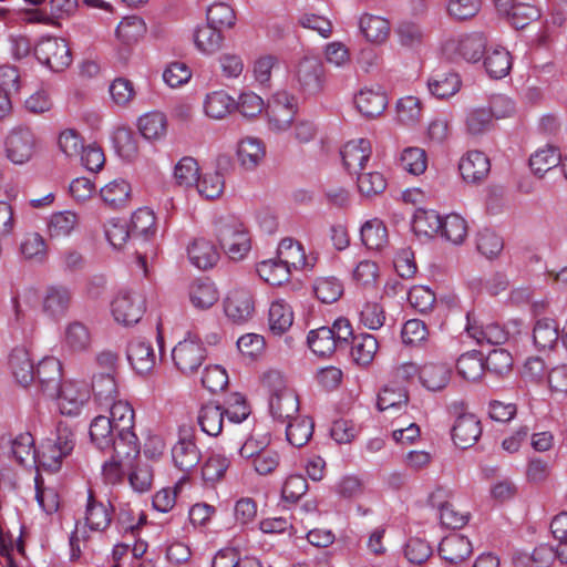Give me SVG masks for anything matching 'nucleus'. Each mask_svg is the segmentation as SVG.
Returning a JSON list of instances; mask_svg holds the SVG:
<instances>
[{
  "mask_svg": "<svg viewBox=\"0 0 567 567\" xmlns=\"http://www.w3.org/2000/svg\"><path fill=\"white\" fill-rule=\"evenodd\" d=\"M452 439L460 449L473 446L482 434L480 420L471 413H463L457 416L452 427Z\"/></svg>",
  "mask_w": 567,
  "mask_h": 567,
  "instance_id": "obj_17",
  "label": "nucleus"
},
{
  "mask_svg": "<svg viewBox=\"0 0 567 567\" xmlns=\"http://www.w3.org/2000/svg\"><path fill=\"white\" fill-rule=\"evenodd\" d=\"M462 178L470 184H480L491 171L489 158L481 151H470L458 163Z\"/></svg>",
  "mask_w": 567,
  "mask_h": 567,
  "instance_id": "obj_15",
  "label": "nucleus"
},
{
  "mask_svg": "<svg viewBox=\"0 0 567 567\" xmlns=\"http://www.w3.org/2000/svg\"><path fill=\"white\" fill-rule=\"evenodd\" d=\"M189 261L202 270L213 268L219 260V252L216 246L205 239L196 238L187 248Z\"/></svg>",
  "mask_w": 567,
  "mask_h": 567,
  "instance_id": "obj_25",
  "label": "nucleus"
},
{
  "mask_svg": "<svg viewBox=\"0 0 567 567\" xmlns=\"http://www.w3.org/2000/svg\"><path fill=\"white\" fill-rule=\"evenodd\" d=\"M462 85L455 72H436L427 80L430 93L437 99H447L456 94Z\"/></svg>",
  "mask_w": 567,
  "mask_h": 567,
  "instance_id": "obj_29",
  "label": "nucleus"
},
{
  "mask_svg": "<svg viewBox=\"0 0 567 567\" xmlns=\"http://www.w3.org/2000/svg\"><path fill=\"white\" fill-rule=\"evenodd\" d=\"M34 379L48 396H54L62 384L61 362L53 357L44 358L34 369Z\"/></svg>",
  "mask_w": 567,
  "mask_h": 567,
  "instance_id": "obj_18",
  "label": "nucleus"
},
{
  "mask_svg": "<svg viewBox=\"0 0 567 567\" xmlns=\"http://www.w3.org/2000/svg\"><path fill=\"white\" fill-rule=\"evenodd\" d=\"M111 306L114 320L126 327L137 323L145 311L143 297L128 290H121Z\"/></svg>",
  "mask_w": 567,
  "mask_h": 567,
  "instance_id": "obj_9",
  "label": "nucleus"
},
{
  "mask_svg": "<svg viewBox=\"0 0 567 567\" xmlns=\"http://www.w3.org/2000/svg\"><path fill=\"white\" fill-rule=\"evenodd\" d=\"M487 39L483 33L473 32L458 40L456 51L468 62H477L486 52Z\"/></svg>",
  "mask_w": 567,
  "mask_h": 567,
  "instance_id": "obj_38",
  "label": "nucleus"
},
{
  "mask_svg": "<svg viewBox=\"0 0 567 567\" xmlns=\"http://www.w3.org/2000/svg\"><path fill=\"white\" fill-rule=\"evenodd\" d=\"M560 339V330L553 318H538L533 328L534 346L538 350H551Z\"/></svg>",
  "mask_w": 567,
  "mask_h": 567,
  "instance_id": "obj_26",
  "label": "nucleus"
},
{
  "mask_svg": "<svg viewBox=\"0 0 567 567\" xmlns=\"http://www.w3.org/2000/svg\"><path fill=\"white\" fill-rule=\"evenodd\" d=\"M379 343L374 336L361 333L352 338L351 357L359 365H369L378 351Z\"/></svg>",
  "mask_w": 567,
  "mask_h": 567,
  "instance_id": "obj_33",
  "label": "nucleus"
},
{
  "mask_svg": "<svg viewBox=\"0 0 567 567\" xmlns=\"http://www.w3.org/2000/svg\"><path fill=\"white\" fill-rule=\"evenodd\" d=\"M199 167L193 157H183L174 168V178L181 186L189 187L199 179Z\"/></svg>",
  "mask_w": 567,
  "mask_h": 567,
  "instance_id": "obj_60",
  "label": "nucleus"
},
{
  "mask_svg": "<svg viewBox=\"0 0 567 567\" xmlns=\"http://www.w3.org/2000/svg\"><path fill=\"white\" fill-rule=\"evenodd\" d=\"M189 298L195 308L204 310L214 306L219 295L214 282L208 279H198L189 288Z\"/></svg>",
  "mask_w": 567,
  "mask_h": 567,
  "instance_id": "obj_35",
  "label": "nucleus"
},
{
  "mask_svg": "<svg viewBox=\"0 0 567 567\" xmlns=\"http://www.w3.org/2000/svg\"><path fill=\"white\" fill-rule=\"evenodd\" d=\"M75 445L72 429L60 421L56 425L55 440H48L39 452V461L44 468L55 472L61 467L62 460L71 454Z\"/></svg>",
  "mask_w": 567,
  "mask_h": 567,
  "instance_id": "obj_5",
  "label": "nucleus"
},
{
  "mask_svg": "<svg viewBox=\"0 0 567 567\" xmlns=\"http://www.w3.org/2000/svg\"><path fill=\"white\" fill-rule=\"evenodd\" d=\"M539 17V9L528 3H516L506 14L507 20L515 29H524Z\"/></svg>",
  "mask_w": 567,
  "mask_h": 567,
  "instance_id": "obj_63",
  "label": "nucleus"
},
{
  "mask_svg": "<svg viewBox=\"0 0 567 567\" xmlns=\"http://www.w3.org/2000/svg\"><path fill=\"white\" fill-rule=\"evenodd\" d=\"M297 81L301 90L308 94L320 92L324 83V68L317 56H305L297 68Z\"/></svg>",
  "mask_w": 567,
  "mask_h": 567,
  "instance_id": "obj_13",
  "label": "nucleus"
},
{
  "mask_svg": "<svg viewBox=\"0 0 567 567\" xmlns=\"http://www.w3.org/2000/svg\"><path fill=\"white\" fill-rule=\"evenodd\" d=\"M79 223L78 215L71 210L55 213L51 216L48 229L51 237L68 236Z\"/></svg>",
  "mask_w": 567,
  "mask_h": 567,
  "instance_id": "obj_58",
  "label": "nucleus"
},
{
  "mask_svg": "<svg viewBox=\"0 0 567 567\" xmlns=\"http://www.w3.org/2000/svg\"><path fill=\"white\" fill-rule=\"evenodd\" d=\"M470 539L461 534H453L442 539L439 546L441 557L454 565L464 561L472 554Z\"/></svg>",
  "mask_w": 567,
  "mask_h": 567,
  "instance_id": "obj_24",
  "label": "nucleus"
},
{
  "mask_svg": "<svg viewBox=\"0 0 567 567\" xmlns=\"http://www.w3.org/2000/svg\"><path fill=\"white\" fill-rule=\"evenodd\" d=\"M146 25L142 18L128 16L118 23L115 33L116 37L126 44L136 42L145 32Z\"/></svg>",
  "mask_w": 567,
  "mask_h": 567,
  "instance_id": "obj_56",
  "label": "nucleus"
},
{
  "mask_svg": "<svg viewBox=\"0 0 567 567\" xmlns=\"http://www.w3.org/2000/svg\"><path fill=\"white\" fill-rule=\"evenodd\" d=\"M223 412L229 422L239 424L249 416L250 409L244 395L240 393H233L225 401Z\"/></svg>",
  "mask_w": 567,
  "mask_h": 567,
  "instance_id": "obj_61",
  "label": "nucleus"
},
{
  "mask_svg": "<svg viewBox=\"0 0 567 567\" xmlns=\"http://www.w3.org/2000/svg\"><path fill=\"white\" fill-rule=\"evenodd\" d=\"M195 185L203 197L215 199L223 194L225 182L218 172H213L202 175Z\"/></svg>",
  "mask_w": 567,
  "mask_h": 567,
  "instance_id": "obj_64",
  "label": "nucleus"
},
{
  "mask_svg": "<svg viewBox=\"0 0 567 567\" xmlns=\"http://www.w3.org/2000/svg\"><path fill=\"white\" fill-rule=\"evenodd\" d=\"M442 218L433 209H417L413 217L412 228L417 235L433 237L440 233Z\"/></svg>",
  "mask_w": 567,
  "mask_h": 567,
  "instance_id": "obj_45",
  "label": "nucleus"
},
{
  "mask_svg": "<svg viewBox=\"0 0 567 567\" xmlns=\"http://www.w3.org/2000/svg\"><path fill=\"white\" fill-rule=\"evenodd\" d=\"M174 465L184 473H189L200 462L202 454L192 436H181L172 449Z\"/></svg>",
  "mask_w": 567,
  "mask_h": 567,
  "instance_id": "obj_20",
  "label": "nucleus"
},
{
  "mask_svg": "<svg viewBox=\"0 0 567 567\" xmlns=\"http://www.w3.org/2000/svg\"><path fill=\"white\" fill-rule=\"evenodd\" d=\"M224 310L234 323L247 322L255 312L251 293L245 289L233 290L225 300Z\"/></svg>",
  "mask_w": 567,
  "mask_h": 567,
  "instance_id": "obj_14",
  "label": "nucleus"
},
{
  "mask_svg": "<svg viewBox=\"0 0 567 567\" xmlns=\"http://www.w3.org/2000/svg\"><path fill=\"white\" fill-rule=\"evenodd\" d=\"M138 455L140 444L134 431L109 435V483L122 481L126 471L133 470Z\"/></svg>",
  "mask_w": 567,
  "mask_h": 567,
  "instance_id": "obj_1",
  "label": "nucleus"
},
{
  "mask_svg": "<svg viewBox=\"0 0 567 567\" xmlns=\"http://www.w3.org/2000/svg\"><path fill=\"white\" fill-rule=\"evenodd\" d=\"M358 111L365 117H377L381 115L386 105L388 96L381 87L362 89L354 97Z\"/></svg>",
  "mask_w": 567,
  "mask_h": 567,
  "instance_id": "obj_22",
  "label": "nucleus"
},
{
  "mask_svg": "<svg viewBox=\"0 0 567 567\" xmlns=\"http://www.w3.org/2000/svg\"><path fill=\"white\" fill-rule=\"evenodd\" d=\"M485 371L503 378L512 371L513 357L505 349H494L484 358Z\"/></svg>",
  "mask_w": 567,
  "mask_h": 567,
  "instance_id": "obj_51",
  "label": "nucleus"
},
{
  "mask_svg": "<svg viewBox=\"0 0 567 567\" xmlns=\"http://www.w3.org/2000/svg\"><path fill=\"white\" fill-rule=\"evenodd\" d=\"M297 107V100L286 91L272 95L266 109L270 128L277 132L286 131L292 123Z\"/></svg>",
  "mask_w": 567,
  "mask_h": 567,
  "instance_id": "obj_11",
  "label": "nucleus"
},
{
  "mask_svg": "<svg viewBox=\"0 0 567 567\" xmlns=\"http://www.w3.org/2000/svg\"><path fill=\"white\" fill-rule=\"evenodd\" d=\"M138 130L146 140H158L166 134V116L161 112L144 114L138 120Z\"/></svg>",
  "mask_w": 567,
  "mask_h": 567,
  "instance_id": "obj_47",
  "label": "nucleus"
},
{
  "mask_svg": "<svg viewBox=\"0 0 567 567\" xmlns=\"http://www.w3.org/2000/svg\"><path fill=\"white\" fill-rule=\"evenodd\" d=\"M133 237H142L148 240L156 234V217L148 208H138L133 213L128 225Z\"/></svg>",
  "mask_w": 567,
  "mask_h": 567,
  "instance_id": "obj_43",
  "label": "nucleus"
},
{
  "mask_svg": "<svg viewBox=\"0 0 567 567\" xmlns=\"http://www.w3.org/2000/svg\"><path fill=\"white\" fill-rule=\"evenodd\" d=\"M439 234L452 244H462L467 235L466 220L457 214L446 215L442 218V227Z\"/></svg>",
  "mask_w": 567,
  "mask_h": 567,
  "instance_id": "obj_48",
  "label": "nucleus"
},
{
  "mask_svg": "<svg viewBox=\"0 0 567 567\" xmlns=\"http://www.w3.org/2000/svg\"><path fill=\"white\" fill-rule=\"evenodd\" d=\"M277 256L290 269H298L306 262V255L302 246L292 238H284L277 249Z\"/></svg>",
  "mask_w": 567,
  "mask_h": 567,
  "instance_id": "obj_50",
  "label": "nucleus"
},
{
  "mask_svg": "<svg viewBox=\"0 0 567 567\" xmlns=\"http://www.w3.org/2000/svg\"><path fill=\"white\" fill-rule=\"evenodd\" d=\"M268 317L271 332L278 336L285 333L293 321L291 307L282 300L274 301L270 305Z\"/></svg>",
  "mask_w": 567,
  "mask_h": 567,
  "instance_id": "obj_44",
  "label": "nucleus"
},
{
  "mask_svg": "<svg viewBox=\"0 0 567 567\" xmlns=\"http://www.w3.org/2000/svg\"><path fill=\"white\" fill-rule=\"evenodd\" d=\"M111 140L115 155L123 162L130 163L136 158L138 153L137 141L130 127H116Z\"/></svg>",
  "mask_w": 567,
  "mask_h": 567,
  "instance_id": "obj_28",
  "label": "nucleus"
},
{
  "mask_svg": "<svg viewBox=\"0 0 567 567\" xmlns=\"http://www.w3.org/2000/svg\"><path fill=\"white\" fill-rule=\"evenodd\" d=\"M56 399L58 408L61 414L76 416L90 399L89 390L75 381H65L53 396Z\"/></svg>",
  "mask_w": 567,
  "mask_h": 567,
  "instance_id": "obj_12",
  "label": "nucleus"
},
{
  "mask_svg": "<svg viewBox=\"0 0 567 567\" xmlns=\"http://www.w3.org/2000/svg\"><path fill=\"white\" fill-rule=\"evenodd\" d=\"M224 417L223 406L208 402L198 411L197 423L204 433L217 436L221 433Z\"/></svg>",
  "mask_w": 567,
  "mask_h": 567,
  "instance_id": "obj_30",
  "label": "nucleus"
},
{
  "mask_svg": "<svg viewBox=\"0 0 567 567\" xmlns=\"http://www.w3.org/2000/svg\"><path fill=\"white\" fill-rule=\"evenodd\" d=\"M458 374L467 381H477L485 372L484 355L481 351L472 350L463 353L456 362Z\"/></svg>",
  "mask_w": 567,
  "mask_h": 567,
  "instance_id": "obj_37",
  "label": "nucleus"
},
{
  "mask_svg": "<svg viewBox=\"0 0 567 567\" xmlns=\"http://www.w3.org/2000/svg\"><path fill=\"white\" fill-rule=\"evenodd\" d=\"M194 41L199 51L213 53L220 48L223 35L219 29L207 23L206 25L197 28L194 34Z\"/></svg>",
  "mask_w": 567,
  "mask_h": 567,
  "instance_id": "obj_53",
  "label": "nucleus"
},
{
  "mask_svg": "<svg viewBox=\"0 0 567 567\" xmlns=\"http://www.w3.org/2000/svg\"><path fill=\"white\" fill-rule=\"evenodd\" d=\"M357 175L358 189L364 197L380 195L386 188V181L380 172H359Z\"/></svg>",
  "mask_w": 567,
  "mask_h": 567,
  "instance_id": "obj_52",
  "label": "nucleus"
},
{
  "mask_svg": "<svg viewBox=\"0 0 567 567\" xmlns=\"http://www.w3.org/2000/svg\"><path fill=\"white\" fill-rule=\"evenodd\" d=\"M9 365L13 377L21 385L27 386L34 380L35 368L25 349H13L9 358Z\"/></svg>",
  "mask_w": 567,
  "mask_h": 567,
  "instance_id": "obj_31",
  "label": "nucleus"
},
{
  "mask_svg": "<svg viewBox=\"0 0 567 567\" xmlns=\"http://www.w3.org/2000/svg\"><path fill=\"white\" fill-rule=\"evenodd\" d=\"M561 161V155L555 147L540 150L529 158L530 169L535 175L542 177L546 172L556 167Z\"/></svg>",
  "mask_w": 567,
  "mask_h": 567,
  "instance_id": "obj_54",
  "label": "nucleus"
},
{
  "mask_svg": "<svg viewBox=\"0 0 567 567\" xmlns=\"http://www.w3.org/2000/svg\"><path fill=\"white\" fill-rule=\"evenodd\" d=\"M72 301V292L62 285L49 286L42 297V312L51 319L64 317Z\"/></svg>",
  "mask_w": 567,
  "mask_h": 567,
  "instance_id": "obj_16",
  "label": "nucleus"
},
{
  "mask_svg": "<svg viewBox=\"0 0 567 567\" xmlns=\"http://www.w3.org/2000/svg\"><path fill=\"white\" fill-rule=\"evenodd\" d=\"M234 107V99L224 91L207 94L204 103L206 115L215 120L225 117Z\"/></svg>",
  "mask_w": 567,
  "mask_h": 567,
  "instance_id": "obj_46",
  "label": "nucleus"
},
{
  "mask_svg": "<svg viewBox=\"0 0 567 567\" xmlns=\"http://www.w3.org/2000/svg\"><path fill=\"white\" fill-rule=\"evenodd\" d=\"M84 524L91 532L103 533L106 529V507L89 491L87 502L84 512Z\"/></svg>",
  "mask_w": 567,
  "mask_h": 567,
  "instance_id": "obj_41",
  "label": "nucleus"
},
{
  "mask_svg": "<svg viewBox=\"0 0 567 567\" xmlns=\"http://www.w3.org/2000/svg\"><path fill=\"white\" fill-rule=\"evenodd\" d=\"M421 102L417 97L409 95L400 99L396 103V115L401 123L413 126L421 118Z\"/></svg>",
  "mask_w": 567,
  "mask_h": 567,
  "instance_id": "obj_59",
  "label": "nucleus"
},
{
  "mask_svg": "<svg viewBox=\"0 0 567 567\" xmlns=\"http://www.w3.org/2000/svg\"><path fill=\"white\" fill-rule=\"evenodd\" d=\"M344 168L350 174H357L364 169L371 156V144L365 138L349 141L340 152Z\"/></svg>",
  "mask_w": 567,
  "mask_h": 567,
  "instance_id": "obj_19",
  "label": "nucleus"
},
{
  "mask_svg": "<svg viewBox=\"0 0 567 567\" xmlns=\"http://www.w3.org/2000/svg\"><path fill=\"white\" fill-rule=\"evenodd\" d=\"M360 233L362 243L369 249H380L386 244V227L380 219L374 218L365 221Z\"/></svg>",
  "mask_w": 567,
  "mask_h": 567,
  "instance_id": "obj_49",
  "label": "nucleus"
},
{
  "mask_svg": "<svg viewBox=\"0 0 567 567\" xmlns=\"http://www.w3.org/2000/svg\"><path fill=\"white\" fill-rule=\"evenodd\" d=\"M37 59L54 72L63 71L72 62L68 42L62 38L47 37L34 48Z\"/></svg>",
  "mask_w": 567,
  "mask_h": 567,
  "instance_id": "obj_8",
  "label": "nucleus"
},
{
  "mask_svg": "<svg viewBox=\"0 0 567 567\" xmlns=\"http://www.w3.org/2000/svg\"><path fill=\"white\" fill-rule=\"evenodd\" d=\"M230 465L228 457L221 454H212L202 466V477L205 483L215 484L219 482Z\"/></svg>",
  "mask_w": 567,
  "mask_h": 567,
  "instance_id": "obj_57",
  "label": "nucleus"
},
{
  "mask_svg": "<svg viewBox=\"0 0 567 567\" xmlns=\"http://www.w3.org/2000/svg\"><path fill=\"white\" fill-rule=\"evenodd\" d=\"M37 146L38 138L33 131L28 126H18L6 138V156L11 163L23 165L33 157Z\"/></svg>",
  "mask_w": 567,
  "mask_h": 567,
  "instance_id": "obj_7",
  "label": "nucleus"
},
{
  "mask_svg": "<svg viewBox=\"0 0 567 567\" xmlns=\"http://www.w3.org/2000/svg\"><path fill=\"white\" fill-rule=\"evenodd\" d=\"M286 436L287 441L296 446L306 445L313 433V422L310 417H292L287 421Z\"/></svg>",
  "mask_w": 567,
  "mask_h": 567,
  "instance_id": "obj_42",
  "label": "nucleus"
},
{
  "mask_svg": "<svg viewBox=\"0 0 567 567\" xmlns=\"http://www.w3.org/2000/svg\"><path fill=\"white\" fill-rule=\"evenodd\" d=\"M175 367L185 375L193 374L206 359V348L193 339L179 341L172 350Z\"/></svg>",
  "mask_w": 567,
  "mask_h": 567,
  "instance_id": "obj_10",
  "label": "nucleus"
},
{
  "mask_svg": "<svg viewBox=\"0 0 567 567\" xmlns=\"http://www.w3.org/2000/svg\"><path fill=\"white\" fill-rule=\"evenodd\" d=\"M264 383L269 389V410L275 420L286 422L298 413L299 399L293 390L286 385L278 371H269L264 375Z\"/></svg>",
  "mask_w": 567,
  "mask_h": 567,
  "instance_id": "obj_3",
  "label": "nucleus"
},
{
  "mask_svg": "<svg viewBox=\"0 0 567 567\" xmlns=\"http://www.w3.org/2000/svg\"><path fill=\"white\" fill-rule=\"evenodd\" d=\"M466 320V331L478 343L501 344L507 340L506 332L497 323L483 324L476 320L473 312H467Z\"/></svg>",
  "mask_w": 567,
  "mask_h": 567,
  "instance_id": "obj_21",
  "label": "nucleus"
},
{
  "mask_svg": "<svg viewBox=\"0 0 567 567\" xmlns=\"http://www.w3.org/2000/svg\"><path fill=\"white\" fill-rule=\"evenodd\" d=\"M514 103L505 96H496L492 100L489 109H474L466 115V131L471 135H481L487 132L493 123V117L503 118L514 112Z\"/></svg>",
  "mask_w": 567,
  "mask_h": 567,
  "instance_id": "obj_6",
  "label": "nucleus"
},
{
  "mask_svg": "<svg viewBox=\"0 0 567 567\" xmlns=\"http://www.w3.org/2000/svg\"><path fill=\"white\" fill-rule=\"evenodd\" d=\"M452 369L445 363H426L419 371V379L430 391L443 390L451 380Z\"/></svg>",
  "mask_w": 567,
  "mask_h": 567,
  "instance_id": "obj_27",
  "label": "nucleus"
},
{
  "mask_svg": "<svg viewBox=\"0 0 567 567\" xmlns=\"http://www.w3.org/2000/svg\"><path fill=\"white\" fill-rule=\"evenodd\" d=\"M20 251L25 259L42 262L47 258V245L38 233L28 234L20 245Z\"/></svg>",
  "mask_w": 567,
  "mask_h": 567,
  "instance_id": "obj_62",
  "label": "nucleus"
},
{
  "mask_svg": "<svg viewBox=\"0 0 567 567\" xmlns=\"http://www.w3.org/2000/svg\"><path fill=\"white\" fill-rule=\"evenodd\" d=\"M359 27L365 39L372 43H382L390 34V22L379 16L363 14Z\"/></svg>",
  "mask_w": 567,
  "mask_h": 567,
  "instance_id": "obj_34",
  "label": "nucleus"
},
{
  "mask_svg": "<svg viewBox=\"0 0 567 567\" xmlns=\"http://www.w3.org/2000/svg\"><path fill=\"white\" fill-rule=\"evenodd\" d=\"M313 290L321 302L333 303L342 296L343 286L336 277H322L316 280Z\"/></svg>",
  "mask_w": 567,
  "mask_h": 567,
  "instance_id": "obj_55",
  "label": "nucleus"
},
{
  "mask_svg": "<svg viewBox=\"0 0 567 567\" xmlns=\"http://www.w3.org/2000/svg\"><path fill=\"white\" fill-rule=\"evenodd\" d=\"M265 147L258 138L247 137L239 142L237 157L246 169L256 168L265 157Z\"/></svg>",
  "mask_w": 567,
  "mask_h": 567,
  "instance_id": "obj_36",
  "label": "nucleus"
},
{
  "mask_svg": "<svg viewBox=\"0 0 567 567\" xmlns=\"http://www.w3.org/2000/svg\"><path fill=\"white\" fill-rule=\"evenodd\" d=\"M215 230L220 247L230 259L240 260L250 250V237L244 225L235 217L218 218Z\"/></svg>",
  "mask_w": 567,
  "mask_h": 567,
  "instance_id": "obj_4",
  "label": "nucleus"
},
{
  "mask_svg": "<svg viewBox=\"0 0 567 567\" xmlns=\"http://www.w3.org/2000/svg\"><path fill=\"white\" fill-rule=\"evenodd\" d=\"M127 359L138 374L150 373L156 364V355L152 344L141 339L130 343Z\"/></svg>",
  "mask_w": 567,
  "mask_h": 567,
  "instance_id": "obj_23",
  "label": "nucleus"
},
{
  "mask_svg": "<svg viewBox=\"0 0 567 567\" xmlns=\"http://www.w3.org/2000/svg\"><path fill=\"white\" fill-rule=\"evenodd\" d=\"M484 66L491 78L502 79L506 76L512 69L511 53L502 47L486 51Z\"/></svg>",
  "mask_w": 567,
  "mask_h": 567,
  "instance_id": "obj_39",
  "label": "nucleus"
},
{
  "mask_svg": "<svg viewBox=\"0 0 567 567\" xmlns=\"http://www.w3.org/2000/svg\"><path fill=\"white\" fill-rule=\"evenodd\" d=\"M333 336L329 327L310 330L307 337L308 347L319 357H329L339 349Z\"/></svg>",
  "mask_w": 567,
  "mask_h": 567,
  "instance_id": "obj_40",
  "label": "nucleus"
},
{
  "mask_svg": "<svg viewBox=\"0 0 567 567\" xmlns=\"http://www.w3.org/2000/svg\"><path fill=\"white\" fill-rule=\"evenodd\" d=\"M258 276L271 286H280L290 278L291 269L278 256L257 264Z\"/></svg>",
  "mask_w": 567,
  "mask_h": 567,
  "instance_id": "obj_32",
  "label": "nucleus"
},
{
  "mask_svg": "<svg viewBox=\"0 0 567 567\" xmlns=\"http://www.w3.org/2000/svg\"><path fill=\"white\" fill-rule=\"evenodd\" d=\"M116 360L117 355L109 352V382L113 383V388H109V399L113 400L109 408V435L115 432L133 431L135 420L132 404L126 399H121L125 384L115 372Z\"/></svg>",
  "mask_w": 567,
  "mask_h": 567,
  "instance_id": "obj_2",
  "label": "nucleus"
}]
</instances>
